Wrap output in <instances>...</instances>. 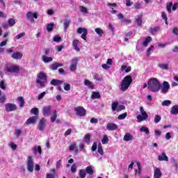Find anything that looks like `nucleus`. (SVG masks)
<instances>
[{"instance_id": "nucleus-1", "label": "nucleus", "mask_w": 178, "mask_h": 178, "mask_svg": "<svg viewBox=\"0 0 178 178\" xmlns=\"http://www.w3.org/2000/svg\"><path fill=\"white\" fill-rule=\"evenodd\" d=\"M148 88L152 92H158L161 90V83L156 78H152L148 82Z\"/></svg>"}, {"instance_id": "nucleus-2", "label": "nucleus", "mask_w": 178, "mask_h": 178, "mask_svg": "<svg viewBox=\"0 0 178 178\" xmlns=\"http://www.w3.org/2000/svg\"><path fill=\"white\" fill-rule=\"evenodd\" d=\"M37 77L36 84H38L40 87L44 88V87H45V83H47V74L44 72H40L38 74Z\"/></svg>"}, {"instance_id": "nucleus-3", "label": "nucleus", "mask_w": 178, "mask_h": 178, "mask_svg": "<svg viewBox=\"0 0 178 178\" xmlns=\"http://www.w3.org/2000/svg\"><path fill=\"white\" fill-rule=\"evenodd\" d=\"M131 83H133V78H131V76H126L121 81V90L124 92L128 90Z\"/></svg>"}, {"instance_id": "nucleus-4", "label": "nucleus", "mask_w": 178, "mask_h": 178, "mask_svg": "<svg viewBox=\"0 0 178 178\" xmlns=\"http://www.w3.org/2000/svg\"><path fill=\"white\" fill-rule=\"evenodd\" d=\"M140 115H138L136 118L139 123L141 122H144V120H147L148 119V114L145 111H144V108L143 106L140 107Z\"/></svg>"}, {"instance_id": "nucleus-5", "label": "nucleus", "mask_w": 178, "mask_h": 178, "mask_svg": "<svg viewBox=\"0 0 178 178\" xmlns=\"http://www.w3.org/2000/svg\"><path fill=\"white\" fill-rule=\"evenodd\" d=\"M170 89V84H169V82L165 81L163 82L161 85L160 83V90H161V94H168Z\"/></svg>"}, {"instance_id": "nucleus-6", "label": "nucleus", "mask_w": 178, "mask_h": 178, "mask_svg": "<svg viewBox=\"0 0 178 178\" xmlns=\"http://www.w3.org/2000/svg\"><path fill=\"white\" fill-rule=\"evenodd\" d=\"M26 168L28 172H30L31 173H33V172H34V160L33 159V157H28Z\"/></svg>"}, {"instance_id": "nucleus-7", "label": "nucleus", "mask_w": 178, "mask_h": 178, "mask_svg": "<svg viewBox=\"0 0 178 178\" xmlns=\"http://www.w3.org/2000/svg\"><path fill=\"white\" fill-rule=\"evenodd\" d=\"M111 109L113 112H115V111L116 112H120L121 111H123L124 109V106L119 105V102H114L111 104Z\"/></svg>"}, {"instance_id": "nucleus-8", "label": "nucleus", "mask_w": 178, "mask_h": 178, "mask_svg": "<svg viewBox=\"0 0 178 178\" xmlns=\"http://www.w3.org/2000/svg\"><path fill=\"white\" fill-rule=\"evenodd\" d=\"M77 33L78 34H82L81 35V38L83 40H84V41H87V34H88L87 29H86V28H79L77 29Z\"/></svg>"}, {"instance_id": "nucleus-9", "label": "nucleus", "mask_w": 178, "mask_h": 178, "mask_svg": "<svg viewBox=\"0 0 178 178\" xmlns=\"http://www.w3.org/2000/svg\"><path fill=\"white\" fill-rule=\"evenodd\" d=\"M74 111H75L76 115H77V116H81V117L86 116V111L84 107H83V106L76 107Z\"/></svg>"}, {"instance_id": "nucleus-10", "label": "nucleus", "mask_w": 178, "mask_h": 178, "mask_svg": "<svg viewBox=\"0 0 178 178\" xmlns=\"http://www.w3.org/2000/svg\"><path fill=\"white\" fill-rule=\"evenodd\" d=\"M6 112H13L17 110V106L15 104L7 103L5 105Z\"/></svg>"}, {"instance_id": "nucleus-11", "label": "nucleus", "mask_w": 178, "mask_h": 178, "mask_svg": "<svg viewBox=\"0 0 178 178\" xmlns=\"http://www.w3.org/2000/svg\"><path fill=\"white\" fill-rule=\"evenodd\" d=\"M5 70L9 73H17L20 68L17 65H11L6 67Z\"/></svg>"}, {"instance_id": "nucleus-12", "label": "nucleus", "mask_w": 178, "mask_h": 178, "mask_svg": "<svg viewBox=\"0 0 178 178\" xmlns=\"http://www.w3.org/2000/svg\"><path fill=\"white\" fill-rule=\"evenodd\" d=\"M79 62V59L77 58H74L71 60V64L70 66V70L71 72H74L77 67V63Z\"/></svg>"}, {"instance_id": "nucleus-13", "label": "nucleus", "mask_w": 178, "mask_h": 178, "mask_svg": "<svg viewBox=\"0 0 178 178\" xmlns=\"http://www.w3.org/2000/svg\"><path fill=\"white\" fill-rule=\"evenodd\" d=\"M47 123V120L45 118H42L39 121V124L38 125V129L40 130V131H44V129H45V124Z\"/></svg>"}, {"instance_id": "nucleus-14", "label": "nucleus", "mask_w": 178, "mask_h": 178, "mask_svg": "<svg viewBox=\"0 0 178 178\" xmlns=\"http://www.w3.org/2000/svg\"><path fill=\"white\" fill-rule=\"evenodd\" d=\"M51 108H52L51 106H46L43 107L42 111L43 116H50Z\"/></svg>"}, {"instance_id": "nucleus-15", "label": "nucleus", "mask_w": 178, "mask_h": 178, "mask_svg": "<svg viewBox=\"0 0 178 178\" xmlns=\"http://www.w3.org/2000/svg\"><path fill=\"white\" fill-rule=\"evenodd\" d=\"M26 18L29 19V20H33V19H38V13L29 11L26 13Z\"/></svg>"}, {"instance_id": "nucleus-16", "label": "nucleus", "mask_w": 178, "mask_h": 178, "mask_svg": "<svg viewBox=\"0 0 178 178\" xmlns=\"http://www.w3.org/2000/svg\"><path fill=\"white\" fill-rule=\"evenodd\" d=\"M11 58L13 59H16L17 60H20L23 58V54L20 51H16L12 54Z\"/></svg>"}, {"instance_id": "nucleus-17", "label": "nucleus", "mask_w": 178, "mask_h": 178, "mask_svg": "<svg viewBox=\"0 0 178 178\" xmlns=\"http://www.w3.org/2000/svg\"><path fill=\"white\" fill-rule=\"evenodd\" d=\"M106 129L107 130H109V131H113V130H118L119 127L115 123H108L106 125Z\"/></svg>"}, {"instance_id": "nucleus-18", "label": "nucleus", "mask_w": 178, "mask_h": 178, "mask_svg": "<svg viewBox=\"0 0 178 178\" xmlns=\"http://www.w3.org/2000/svg\"><path fill=\"white\" fill-rule=\"evenodd\" d=\"M38 119V116L37 115L32 116L26 120V124H33L35 123V122H37Z\"/></svg>"}, {"instance_id": "nucleus-19", "label": "nucleus", "mask_w": 178, "mask_h": 178, "mask_svg": "<svg viewBox=\"0 0 178 178\" xmlns=\"http://www.w3.org/2000/svg\"><path fill=\"white\" fill-rule=\"evenodd\" d=\"M134 139V136L130 133H126L123 138L124 141H133Z\"/></svg>"}, {"instance_id": "nucleus-20", "label": "nucleus", "mask_w": 178, "mask_h": 178, "mask_svg": "<svg viewBox=\"0 0 178 178\" xmlns=\"http://www.w3.org/2000/svg\"><path fill=\"white\" fill-rule=\"evenodd\" d=\"M159 161H164L165 162H168L169 158L166 155V153L163 152L161 154L159 155Z\"/></svg>"}, {"instance_id": "nucleus-21", "label": "nucleus", "mask_w": 178, "mask_h": 178, "mask_svg": "<svg viewBox=\"0 0 178 178\" xmlns=\"http://www.w3.org/2000/svg\"><path fill=\"white\" fill-rule=\"evenodd\" d=\"M84 86H86V87H88L91 90H94V84L88 79L84 80Z\"/></svg>"}, {"instance_id": "nucleus-22", "label": "nucleus", "mask_w": 178, "mask_h": 178, "mask_svg": "<svg viewBox=\"0 0 178 178\" xmlns=\"http://www.w3.org/2000/svg\"><path fill=\"white\" fill-rule=\"evenodd\" d=\"M162 176V172L159 168H156L154 170V178H161Z\"/></svg>"}, {"instance_id": "nucleus-23", "label": "nucleus", "mask_w": 178, "mask_h": 178, "mask_svg": "<svg viewBox=\"0 0 178 178\" xmlns=\"http://www.w3.org/2000/svg\"><path fill=\"white\" fill-rule=\"evenodd\" d=\"M79 42H80L78 40H74L72 42L73 48H74V49H75V51H76V52H80V49L77 46V45H79Z\"/></svg>"}, {"instance_id": "nucleus-24", "label": "nucleus", "mask_w": 178, "mask_h": 178, "mask_svg": "<svg viewBox=\"0 0 178 178\" xmlns=\"http://www.w3.org/2000/svg\"><path fill=\"white\" fill-rule=\"evenodd\" d=\"M42 60L44 62V63H49V62H52V60H54V58L52 57L42 56Z\"/></svg>"}, {"instance_id": "nucleus-25", "label": "nucleus", "mask_w": 178, "mask_h": 178, "mask_svg": "<svg viewBox=\"0 0 178 178\" xmlns=\"http://www.w3.org/2000/svg\"><path fill=\"white\" fill-rule=\"evenodd\" d=\"M158 67L162 70H169V63H160Z\"/></svg>"}, {"instance_id": "nucleus-26", "label": "nucleus", "mask_w": 178, "mask_h": 178, "mask_svg": "<svg viewBox=\"0 0 178 178\" xmlns=\"http://www.w3.org/2000/svg\"><path fill=\"white\" fill-rule=\"evenodd\" d=\"M61 66H63V65H62L59 63H56L51 64L50 65V69L51 70H56V69H58V67H61Z\"/></svg>"}, {"instance_id": "nucleus-27", "label": "nucleus", "mask_w": 178, "mask_h": 178, "mask_svg": "<svg viewBox=\"0 0 178 178\" xmlns=\"http://www.w3.org/2000/svg\"><path fill=\"white\" fill-rule=\"evenodd\" d=\"M33 151V154H37L38 152V154H40V155L42 154V150L41 149L40 146H34Z\"/></svg>"}, {"instance_id": "nucleus-28", "label": "nucleus", "mask_w": 178, "mask_h": 178, "mask_svg": "<svg viewBox=\"0 0 178 178\" xmlns=\"http://www.w3.org/2000/svg\"><path fill=\"white\" fill-rule=\"evenodd\" d=\"M152 41V38L148 36L145 38V41L142 43L143 47H148V44Z\"/></svg>"}, {"instance_id": "nucleus-29", "label": "nucleus", "mask_w": 178, "mask_h": 178, "mask_svg": "<svg viewBox=\"0 0 178 178\" xmlns=\"http://www.w3.org/2000/svg\"><path fill=\"white\" fill-rule=\"evenodd\" d=\"M76 143H72L69 147V149L70 151H74L76 154H77V152H79V149L76 148Z\"/></svg>"}, {"instance_id": "nucleus-30", "label": "nucleus", "mask_w": 178, "mask_h": 178, "mask_svg": "<svg viewBox=\"0 0 178 178\" xmlns=\"http://www.w3.org/2000/svg\"><path fill=\"white\" fill-rule=\"evenodd\" d=\"M62 83H63V81L58 80V79H53L51 81V86H60V84H62Z\"/></svg>"}, {"instance_id": "nucleus-31", "label": "nucleus", "mask_w": 178, "mask_h": 178, "mask_svg": "<svg viewBox=\"0 0 178 178\" xmlns=\"http://www.w3.org/2000/svg\"><path fill=\"white\" fill-rule=\"evenodd\" d=\"M172 6H173V2L170 1V2L167 3L166 10H167V12H168V13H172Z\"/></svg>"}, {"instance_id": "nucleus-32", "label": "nucleus", "mask_w": 178, "mask_h": 178, "mask_svg": "<svg viewBox=\"0 0 178 178\" xmlns=\"http://www.w3.org/2000/svg\"><path fill=\"white\" fill-rule=\"evenodd\" d=\"M92 99H98L101 98V95L98 92H93L91 95Z\"/></svg>"}, {"instance_id": "nucleus-33", "label": "nucleus", "mask_w": 178, "mask_h": 178, "mask_svg": "<svg viewBox=\"0 0 178 178\" xmlns=\"http://www.w3.org/2000/svg\"><path fill=\"white\" fill-rule=\"evenodd\" d=\"M171 114L172 115H177L178 113V105H175L171 108Z\"/></svg>"}, {"instance_id": "nucleus-34", "label": "nucleus", "mask_w": 178, "mask_h": 178, "mask_svg": "<svg viewBox=\"0 0 178 178\" xmlns=\"http://www.w3.org/2000/svg\"><path fill=\"white\" fill-rule=\"evenodd\" d=\"M121 70L122 72H125L126 73H129L131 70V67H127L126 65H122L121 67Z\"/></svg>"}, {"instance_id": "nucleus-35", "label": "nucleus", "mask_w": 178, "mask_h": 178, "mask_svg": "<svg viewBox=\"0 0 178 178\" xmlns=\"http://www.w3.org/2000/svg\"><path fill=\"white\" fill-rule=\"evenodd\" d=\"M79 177L80 178H85L87 176V173H86V170L81 169L79 170Z\"/></svg>"}, {"instance_id": "nucleus-36", "label": "nucleus", "mask_w": 178, "mask_h": 178, "mask_svg": "<svg viewBox=\"0 0 178 178\" xmlns=\"http://www.w3.org/2000/svg\"><path fill=\"white\" fill-rule=\"evenodd\" d=\"M86 170L88 175H94V170H92V166H88Z\"/></svg>"}, {"instance_id": "nucleus-37", "label": "nucleus", "mask_w": 178, "mask_h": 178, "mask_svg": "<svg viewBox=\"0 0 178 178\" xmlns=\"http://www.w3.org/2000/svg\"><path fill=\"white\" fill-rule=\"evenodd\" d=\"M79 10L81 12L83 15H87L88 13V9L84 6H80Z\"/></svg>"}, {"instance_id": "nucleus-38", "label": "nucleus", "mask_w": 178, "mask_h": 178, "mask_svg": "<svg viewBox=\"0 0 178 178\" xmlns=\"http://www.w3.org/2000/svg\"><path fill=\"white\" fill-rule=\"evenodd\" d=\"M139 131H140V133H145L146 134H149V129H148V128H147L145 127H142L139 129Z\"/></svg>"}, {"instance_id": "nucleus-39", "label": "nucleus", "mask_w": 178, "mask_h": 178, "mask_svg": "<svg viewBox=\"0 0 178 178\" xmlns=\"http://www.w3.org/2000/svg\"><path fill=\"white\" fill-rule=\"evenodd\" d=\"M95 33L99 35V37H102V34H104V31L100 28H96L95 29Z\"/></svg>"}, {"instance_id": "nucleus-40", "label": "nucleus", "mask_w": 178, "mask_h": 178, "mask_svg": "<svg viewBox=\"0 0 178 178\" xmlns=\"http://www.w3.org/2000/svg\"><path fill=\"white\" fill-rule=\"evenodd\" d=\"M90 140H91V135H90V134L85 135V137H84L85 143H86L87 144H90Z\"/></svg>"}, {"instance_id": "nucleus-41", "label": "nucleus", "mask_w": 178, "mask_h": 178, "mask_svg": "<svg viewBox=\"0 0 178 178\" xmlns=\"http://www.w3.org/2000/svg\"><path fill=\"white\" fill-rule=\"evenodd\" d=\"M56 118H58V113H56V111H55L53 113V115L51 117V123H54V122H55V120H56Z\"/></svg>"}, {"instance_id": "nucleus-42", "label": "nucleus", "mask_w": 178, "mask_h": 178, "mask_svg": "<svg viewBox=\"0 0 178 178\" xmlns=\"http://www.w3.org/2000/svg\"><path fill=\"white\" fill-rule=\"evenodd\" d=\"M18 101L19 102L20 108H23V106H24V99H23V97H18Z\"/></svg>"}, {"instance_id": "nucleus-43", "label": "nucleus", "mask_w": 178, "mask_h": 178, "mask_svg": "<svg viewBox=\"0 0 178 178\" xmlns=\"http://www.w3.org/2000/svg\"><path fill=\"white\" fill-rule=\"evenodd\" d=\"M171 162L174 165L175 169L178 170V163L177 161L175 158L171 159Z\"/></svg>"}, {"instance_id": "nucleus-44", "label": "nucleus", "mask_w": 178, "mask_h": 178, "mask_svg": "<svg viewBox=\"0 0 178 178\" xmlns=\"http://www.w3.org/2000/svg\"><path fill=\"white\" fill-rule=\"evenodd\" d=\"M39 112L40 111L38 110V108H33L31 110V113L35 115V116L38 115Z\"/></svg>"}, {"instance_id": "nucleus-45", "label": "nucleus", "mask_w": 178, "mask_h": 178, "mask_svg": "<svg viewBox=\"0 0 178 178\" xmlns=\"http://www.w3.org/2000/svg\"><path fill=\"white\" fill-rule=\"evenodd\" d=\"M172 104V102L170 100H165L162 102L161 105L162 106H169Z\"/></svg>"}, {"instance_id": "nucleus-46", "label": "nucleus", "mask_w": 178, "mask_h": 178, "mask_svg": "<svg viewBox=\"0 0 178 178\" xmlns=\"http://www.w3.org/2000/svg\"><path fill=\"white\" fill-rule=\"evenodd\" d=\"M108 141H109V138H108V136L104 135L103 136V139L102 140V144H108Z\"/></svg>"}, {"instance_id": "nucleus-47", "label": "nucleus", "mask_w": 178, "mask_h": 178, "mask_svg": "<svg viewBox=\"0 0 178 178\" xmlns=\"http://www.w3.org/2000/svg\"><path fill=\"white\" fill-rule=\"evenodd\" d=\"M126 118H127V113H124L118 116L119 120H123V119H126Z\"/></svg>"}, {"instance_id": "nucleus-48", "label": "nucleus", "mask_w": 178, "mask_h": 178, "mask_svg": "<svg viewBox=\"0 0 178 178\" xmlns=\"http://www.w3.org/2000/svg\"><path fill=\"white\" fill-rule=\"evenodd\" d=\"M47 31H52L54 30V24H48L47 26Z\"/></svg>"}, {"instance_id": "nucleus-49", "label": "nucleus", "mask_w": 178, "mask_h": 178, "mask_svg": "<svg viewBox=\"0 0 178 178\" xmlns=\"http://www.w3.org/2000/svg\"><path fill=\"white\" fill-rule=\"evenodd\" d=\"M161 119H162L161 115H155V117H154V122L155 123H159L161 122Z\"/></svg>"}, {"instance_id": "nucleus-50", "label": "nucleus", "mask_w": 178, "mask_h": 178, "mask_svg": "<svg viewBox=\"0 0 178 178\" xmlns=\"http://www.w3.org/2000/svg\"><path fill=\"white\" fill-rule=\"evenodd\" d=\"M151 52H154V46H152V45L147 49V56H150Z\"/></svg>"}, {"instance_id": "nucleus-51", "label": "nucleus", "mask_w": 178, "mask_h": 178, "mask_svg": "<svg viewBox=\"0 0 178 178\" xmlns=\"http://www.w3.org/2000/svg\"><path fill=\"white\" fill-rule=\"evenodd\" d=\"M161 17L162 19H163V20H165V23H168V15H166L165 13H161Z\"/></svg>"}, {"instance_id": "nucleus-52", "label": "nucleus", "mask_w": 178, "mask_h": 178, "mask_svg": "<svg viewBox=\"0 0 178 178\" xmlns=\"http://www.w3.org/2000/svg\"><path fill=\"white\" fill-rule=\"evenodd\" d=\"M64 90L65 91H70V84L65 83H64Z\"/></svg>"}, {"instance_id": "nucleus-53", "label": "nucleus", "mask_w": 178, "mask_h": 178, "mask_svg": "<svg viewBox=\"0 0 178 178\" xmlns=\"http://www.w3.org/2000/svg\"><path fill=\"white\" fill-rule=\"evenodd\" d=\"M26 35V33L24 32H22L17 35L15 36L16 40H20L22 37H24Z\"/></svg>"}, {"instance_id": "nucleus-54", "label": "nucleus", "mask_w": 178, "mask_h": 178, "mask_svg": "<svg viewBox=\"0 0 178 178\" xmlns=\"http://www.w3.org/2000/svg\"><path fill=\"white\" fill-rule=\"evenodd\" d=\"M76 170H77V165H76V163H74L71 167V172H72V173H74Z\"/></svg>"}, {"instance_id": "nucleus-55", "label": "nucleus", "mask_w": 178, "mask_h": 178, "mask_svg": "<svg viewBox=\"0 0 178 178\" xmlns=\"http://www.w3.org/2000/svg\"><path fill=\"white\" fill-rule=\"evenodd\" d=\"M60 40H62V38L59 36H55L53 39V41L54 42H60Z\"/></svg>"}, {"instance_id": "nucleus-56", "label": "nucleus", "mask_w": 178, "mask_h": 178, "mask_svg": "<svg viewBox=\"0 0 178 178\" xmlns=\"http://www.w3.org/2000/svg\"><path fill=\"white\" fill-rule=\"evenodd\" d=\"M45 94H47L46 92H42V93H40L38 97V99H39V100L42 99V98H44V97H45Z\"/></svg>"}, {"instance_id": "nucleus-57", "label": "nucleus", "mask_w": 178, "mask_h": 178, "mask_svg": "<svg viewBox=\"0 0 178 178\" xmlns=\"http://www.w3.org/2000/svg\"><path fill=\"white\" fill-rule=\"evenodd\" d=\"M0 88H1V90H6V86H5V81H1L0 82Z\"/></svg>"}, {"instance_id": "nucleus-58", "label": "nucleus", "mask_w": 178, "mask_h": 178, "mask_svg": "<svg viewBox=\"0 0 178 178\" xmlns=\"http://www.w3.org/2000/svg\"><path fill=\"white\" fill-rule=\"evenodd\" d=\"M154 134L156 136V137H161V135L162 134V132L158 129H156L154 131Z\"/></svg>"}, {"instance_id": "nucleus-59", "label": "nucleus", "mask_w": 178, "mask_h": 178, "mask_svg": "<svg viewBox=\"0 0 178 178\" xmlns=\"http://www.w3.org/2000/svg\"><path fill=\"white\" fill-rule=\"evenodd\" d=\"M158 47H159L160 48H165L166 47V45H168V44L166 43H161V42H158L157 43Z\"/></svg>"}, {"instance_id": "nucleus-60", "label": "nucleus", "mask_w": 178, "mask_h": 178, "mask_svg": "<svg viewBox=\"0 0 178 178\" xmlns=\"http://www.w3.org/2000/svg\"><path fill=\"white\" fill-rule=\"evenodd\" d=\"M97 152H99V154H100V155H104V150H102V147L99 146Z\"/></svg>"}, {"instance_id": "nucleus-61", "label": "nucleus", "mask_w": 178, "mask_h": 178, "mask_svg": "<svg viewBox=\"0 0 178 178\" xmlns=\"http://www.w3.org/2000/svg\"><path fill=\"white\" fill-rule=\"evenodd\" d=\"M15 134L17 136V137H19V136H20V134H22V130L16 129Z\"/></svg>"}, {"instance_id": "nucleus-62", "label": "nucleus", "mask_w": 178, "mask_h": 178, "mask_svg": "<svg viewBox=\"0 0 178 178\" xmlns=\"http://www.w3.org/2000/svg\"><path fill=\"white\" fill-rule=\"evenodd\" d=\"M8 42V39H6L4 41L1 42L0 43V47L2 48V47H5Z\"/></svg>"}, {"instance_id": "nucleus-63", "label": "nucleus", "mask_w": 178, "mask_h": 178, "mask_svg": "<svg viewBox=\"0 0 178 178\" xmlns=\"http://www.w3.org/2000/svg\"><path fill=\"white\" fill-rule=\"evenodd\" d=\"M178 8V3H175L174 4H172V10H176Z\"/></svg>"}, {"instance_id": "nucleus-64", "label": "nucleus", "mask_w": 178, "mask_h": 178, "mask_svg": "<svg viewBox=\"0 0 178 178\" xmlns=\"http://www.w3.org/2000/svg\"><path fill=\"white\" fill-rule=\"evenodd\" d=\"M172 33L175 34V35H178V29L177 28H174L172 29Z\"/></svg>"}]
</instances>
